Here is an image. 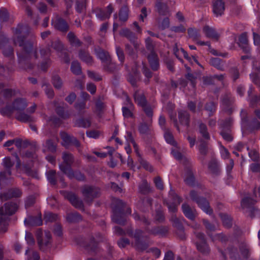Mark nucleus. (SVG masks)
Listing matches in <instances>:
<instances>
[{"label":"nucleus","mask_w":260,"mask_h":260,"mask_svg":"<svg viewBox=\"0 0 260 260\" xmlns=\"http://www.w3.org/2000/svg\"><path fill=\"white\" fill-rule=\"evenodd\" d=\"M30 31V27L22 23L18 24L13 28L14 44L22 48L21 52L17 53V56L19 66L23 69L31 68L29 62L30 58L37 59L38 57L37 50L34 48L33 43L30 41L26 40Z\"/></svg>","instance_id":"1"},{"label":"nucleus","mask_w":260,"mask_h":260,"mask_svg":"<svg viewBox=\"0 0 260 260\" xmlns=\"http://www.w3.org/2000/svg\"><path fill=\"white\" fill-rule=\"evenodd\" d=\"M198 132L201 136V138H198V141L200 143L198 145V150L201 155L199 158L203 160L208 153V143L211 137L207 126L202 122L198 123Z\"/></svg>","instance_id":"2"},{"label":"nucleus","mask_w":260,"mask_h":260,"mask_svg":"<svg viewBox=\"0 0 260 260\" xmlns=\"http://www.w3.org/2000/svg\"><path fill=\"white\" fill-rule=\"evenodd\" d=\"M133 97L138 106L142 108L148 118L151 119L153 116V108L151 105L148 102L143 91L137 89L134 93Z\"/></svg>","instance_id":"3"},{"label":"nucleus","mask_w":260,"mask_h":260,"mask_svg":"<svg viewBox=\"0 0 260 260\" xmlns=\"http://www.w3.org/2000/svg\"><path fill=\"white\" fill-rule=\"evenodd\" d=\"M127 235L135 239V247L139 251H144L149 246V243L146 240L143 241V239H148L147 236H144V231L137 229L135 232L132 228H127L126 230Z\"/></svg>","instance_id":"4"},{"label":"nucleus","mask_w":260,"mask_h":260,"mask_svg":"<svg viewBox=\"0 0 260 260\" xmlns=\"http://www.w3.org/2000/svg\"><path fill=\"white\" fill-rule=\"evenodd\" d=\"M95 53L97 57L103 63L104 70L108 72L114 73L117 68L116 63L113 61L109 53L101 48H95Z\"/></svg>","instance_id":"5"},{"label":"nucleus","mask_w":260,"mask_h":260,"mask_svg":"<svg viewBox=\"0 0 260 260\" xmlns=\"http://www.w3.org/2000/svg\"><path fill=\"white\" fill-rule=\"evenodd\" d=\"M112 220L116 223L124 225L126 219L124 216V208L126 203L121 200L116 199L113 202Z\"/></svg>","instance_id":"6"},{"label":"nucleus","mask_w":260,"mask_h":260,"mask_svg":"<svg viewBox=\"0 0 260 260\" xmlns=\"http://www.w3.org/2000/svg\"><path fill=\"white\" fill-rule=\"evenodd\" d=\"M233 122V118L231 116L219 121V134L228 142H231L233 140L232 135V127Z\"/></svg>","instance_id":"7"},{"label":"nucleus","mask_w":260,"mask_h":260,"mask_svg":"<svg viewBox=\"0 0 260 260\" xmlns=\"http://www.w3.org/2000/svg\"><path fill=\"white\" fill-rule=\"evenodd\" d=\"M182 201V199L175 191L171 188L168 199H164V204L166 205L171 213H176L178 210L177 207Z\"/></svg>","instance_id":"8"},{"label":"nucleus","mask_w":260,"mask_h":260,"mask_svg":"<svg viewBox=\"0 0 260 260\" xmlns=\"http://www.w3.org/2000/svg\"><path fill=\"white\" fill-rule=\"evenodd\" d=\"M62 159L63 162L59 165V169L63 173L71 177L74 175L72 166L75 161L74 156L70 152H63L62 154Z\"/></svg>","instance_id":"9"},{"label":"nucleus","mask_w":260,"mask_h":260,"mask_svg":"<svg viewBox=\"0 0 260 260\" xmlns=\"http://www.w3.org/2000/svg\"><path fill=\"white\" fill-rule=\"evenodd\" d=\"M37 239L39 248L42 251H45L51 246L52 236L50 232L45 231L44 236L42 231L39 229L36 234Z\"/></svg>","instance_id":"10"},{"label":"nucleus","mask_w":260,"mask_h":260,"mask_svg":"<svg viewBox=\"0 0 260 260\" xmlns=\"http://www.w3.org/2000/svg\"><path fill=\"white\" fill-rule=\"evenodd\" d=\"M81 192L86 202L91 203L95 198H99L101 194V189L92 185H84L81 188Z\"/></svg>","instance_id":"11"},{"label":"nucleus","mask_w":260,"mask_h":260,"mask_svg":"<svg viewBox=\"0 0 260 260\" xmlns=\"http://www.w3.org/2000/svg\"><path fill=\"white\" fill-rule=\"evenodd\" d=\"M113 11L114 7L112 4H109L105 9L96 8L93 10L96 18L101 21L109 19Z\"/></svg>","instance_id":"12"},{"label":"nucleus","mask_w":260,"mask_h":260,"mask_svg":"<svg viewBox=\"0 0 260 260\" xmlns=\"http://www.w3.org/2000/svg\"><path fill=\"white\" fill-rule=\"evenodd\" d=\"M60 136L62 140V145L65 148L73 146L77 148L80 146L79 140L74 136H71L66 132H61Z\"/></svg>","instance_id":"13"},{"label":"nucleus","mask_w":260,"mask_h":260,"mask_svg":"<svg viewBox=\"0 0 260 260\" xmlns=\"http://www.w3.org/2000/svg\"><path fill=\"white\" fill-rule=\"evenodd\" d=\"M51 53V52L49 47L43 48L40 49V54L42 60L40 64V68L43 71H47L51 64V61L50 58Z\"/></svg>","instance_id":"14"},{"label":"nucleus","mask_w":260,"mask_h":260,"mask_svg":"<svg viewBox=\"0 0 260 260\" xmlns=\"http://www.w3.org/2000/svg\"><path fill=\"white\" fill-rule=\"evenodd\" d=\"M234 98L229 94H225L221 98V105L223 110L230 115L234 111Z\"/></svg>","instance_id":"15"},{"label":"nucleus","mask_w":260,"mask_h":260,"mask_svg":"<svg viewBox=\"0 0 260 260\" xmlns=\"http://www.w3.org/2000/svg\"><path fill=\"white\" fill-rule=\"evenodd\" d=\"M18 205L13 202L5 203L3 206L0 208V216L9 217V216L14 214L18 210Z\"/></svg>","instance_id":"16"},{"label":"nucleus","mask_w":260,"mask_h":260,"mask_svg":"<svg viewBox=\"0 0 260 260\" xmlns=\"http://www.w3.org/2000/svg\"><path fill=\"white\" fill-rule=\"evenodd\" d=\"M22 194V192L19 188H11L6 191L0 193V200L2 202L6 201L12 198H20Z\"/></svg>","instance_id":"17"},{"label":"nucleus","mask_w":260,"mask_h":260,"mask_svg":"<svg viewBox=\"0 0 260 260\" xmlns=\"http://www.w3.org/2000/svg\"><path fill=\"white\" fill-rule=\"evenodd\" d=\"M257 202V201L254 200L248 196L245 197L241 201V205L242 208L248 209L247 211L249 213L250 217L252 218L254 215V212L257 211L258 209L254 208L253 206Z\"/></svg>","instance_id":"18"},{"label":"nucleus","mask_w":260,"mask_h":260,"mask_svg":"<svg viewBox=\"0 0 260 260\" xmlns=\"http://www.w3.org/2000/svg\"><path fill=\"white\" fill-rule=\"evenodd\" d=\"M4 170L0 172V179H9L8 177L11 175L12 168L14 165L10 157H5L3 159Z\"/></svg>","instance_id":"19"},{"label":"nucleus","mask_w":260,"mask_h":260,"mask_svg":"<svg viewBox=\"0 0 260 260\" xmlns=\"http://www.w3.org/2000/svg\"><path fill=\"white\" fill-rule=\"evenodd\" d=\"M51 24L56 30L63 33L67 32L69 29V25L67 22L60 17H56L52 19Z\"/></svg>","instance_id":"20"},{"label":"nucleus","mask_w":260,"mask_h":260,"mask_svg":"<svg viewBox=\"0 0 260 260\" xmlns=\"http://www.w3.org/2000/svg\"><path fill=\"white\" fill-rule=\"evenodd\" d=\"M64 198L70 201L72 205L75 208L84 210V205L82 200L72 192H66L64 193Z\"/></svg>","instance_id":"21"},{"label":"nucleus","mask_w":260,"mask_h":260,"mask_svg":"<svg viewBox=\"0 0 260 260\" xmlns=\"http://www.w3.org/2000/svg\"><path fill=\"white\" fill-rule=\"evenodd\" d=\"M147 58L151 69L157 71L160 68L159 59L155 51H151L147 56Z\"/></svg>","instance_id":"22"},{"label":"nucleus","mask_w":260,"mask_h":260,"mask_svg":"<svg viewBox=\"0 0 260 260\" xmlns=\"http://www.w3.org/2000/svg\"><path fill=\"white\" fill-rule=\"evenodd\" d=\"M147 230L149 235L165 237L167 236L169 233V228L166 225L155 226L152 228L150 230L148 229Z\"/></svg>","instance_id":"23"},{"label":"nucleus","mask_w":260,"mask_h":260,"mask_svg":"<svg viewBox=\"0 0 260 260\" xmlns=\"http://www.w3.org/2000/svg\"><path fill=\"white\" fill-rule=\"evenodd\" d=\"M133 216L136 221H140L142 225L144 226V231L146 233L148 234V232L147 230L148 229L150 230L151 228H150V225L151 224V220L148 217L144 215L139 214L137 212H134L133 214Z\"/></svg>","instance_id":"24"},{"label":"nucleus","mask_w":260,"mask_h":260,"mask_svg":"<svg viewBox=\"0 0 260 260\" xmlns=\"http://www.w3.org/2000/svg\"><path fill=\"white\" fill-rule=\"evenodd\" d=\"M124 105L125 106H122L121 109L122 115L124 118H133L134 114L132 111V110L133 109L134 106L128 97L126 98Z\"/></svg>","instance_id":"25"},{"label":"nucleus","mask_w":260,"mask_h":260,"mask_svg":"<svg viewBox=\"0 0 260 260\" xmlns=\"http://www.w3.org/2000/svg\"><path fill=\"white\" fill-rule=\"evenodd\" d=\"M15 158L16 160V168L17 170H20L25 173L28 176H32L33 172L31 169V166L29 164H21V161L19 158L18 155L16 154Z\"/></svg>","instance_id":"26"},{"label":"nucleus","mask_w":260,"mask_h":260,"mask_svg":"<svg viewBox=\"0 0 260 260\" xmlns=\"http://www.w3.org/2000/svg\"><path fill=\"white\" fill-rule=\"evenodd\" d=\"M208 168L211 173L218 176L221 173V165L220 162L216 158H212L208 162Z\"/></svg>","instance_id":"27"},{"label":"nucleus","mask_w":260,"mask_h":260,"mask_svg":"<svg viewBox=\"0 0 260 260\" xmlns=\"http://www.w3.org/2000/svg\"><path fill=\"white\" fill-rule=\"evenodd\" d=\"M225 10L223 0H215L213 4V12L216 17L221 16Z\"/></svg>","instance_id":"28"},{"label":"nucleus","mask_w":260,"mask_h":260,"mask_svg":"<svg viewBox=\"0 0 260 260\" xmlns=\"http://www.w3.org/2000/svg\"><path fill=\"white\" fill-rule=\"evenodd\" d=\"M181 209L184 215L190 220L194 219L197 211L195 209L191 208V207L187 203H184L181 206Z\"/></svg>","instance_id":"29"},{"label":"nucleus","mask_w":260,"mask_h":260,"mask_svg":"<svg viewBox=\"0 0 260 260\" xmlns=\"http://www.w3.org/2000/svg\"><path fill=\"white\" fill-rule=\"evenodd\" d=\"M15 111H23L27 106V102L25 98H18L12 102Z\"/></svg>","instance_id":"30"},{"label":"nucleus","mask_w":260,"mask_h":260,"mask_svg":"<svg viewBox=\"0 0 260 260\" xmlns=\"http://www.w3.org/2000/svg\"><path fill=\"white\" fill-rule=\"evenodd\" d=\"M155 8L158 13L161 16L169 15L170 10L168 5L162 2L160 0H157L155 3Z\"/></svg>","instance_id":"31"},{"label":"nucleus","mask_w":260,"mask_h":260,"mask_svg":"<svg viewBox=\"0 0 260 260\" xmlns=\"http://www.w3.org/2000/svg\"><path fill=\"white\" fill-rule=\"evenodd\" d=\"M25 224L30 226H40L42 224V219L41 214L40 213L38 216H29L24 220Z\"/></svg>","instance_id":"32"},{"label":"nucleus","mask_w":260,"mask_h":260,"mask_svg":"<svg viewBox=\"0 0 260 260\" xmlns=\"http://www.w3.org/2000/svg\"><path fill=\"white\" fill-rule=\"evenodd\" d=\"M120 35L121 36L126 38L132 43L134 44L135 47H137V44H135L136 40L135 34L130 29L127 28H123L120 30Z\"/></svg>","instance_id":"33"},{"label":"nucleus","mask_w":260,"mask_h":260,"mask_svg":"<svg viewBox=\"0 0 260 260\" xmlns=\"http://www.w3.org/2000/svg\"><path fill=\"white\" fill-rule=\"evenodd\" d=\"M203 31L206 36L208 38H211L217 41L219 38V34L216 30L208 25H206L203 28Z\"/></svg>","instance_id":"34"},{"label":"nucleus","mask_w":260,"mask_h":260,"mask_svg":"<svg viewBox=\"0 0 260 260\" xmlns=\"http://www.w3.org/2000/svg\"><path fill=\"white\" fill-rule=\"evenodd\" d=\"M178 118L180 123L186 126L189 125L190 115L185 111H181L178 112Z\"/></svg>","instance_id":"35"},{"label":"nucleus","mask_w":260,"mask_h":260,"mask_svg":"<svg viewBox=\"0 0 260 260\" xmlns=\"http://www.w3.org/2000/svg\"><path fill=\"white\" fill-rule=\"evenodd\" d=\"M79 57L83 62L87 64H91L93 62L92 57L89 53L83 49H80L79 51Z\"/></svg>","instance_id":"36"},{"label":"nucleus","mask_w":260,"mask_h":260,"mask_svg":"<svg viewBox=\"0 0 260 260\" xmlns=\"http://www.w3.org/2000/svg\"><path fill=\"white\" fill-rule=\"evenodd\" d=\"M198 206L207 214L211 215L213 213V210L209 205V203L207 199L204 197L202 198L199 201Z\"/></svg>","instance_id":"37"},{"label":"nucleus","mask_w":260,"mask_h":260,"mask_svg":"<svg viewBox=\"0 0 260 260\" xmlns=\"http://www.w3.org/2000/svg\"><path fill=\"white\" fill-rule=\"evenodd\" d=\"M67 38L70 44L76 47H81L83 44L72 31H70L67 35Z\"/></svg>","instance_id":"38"},{"label":"nucleus","mask_w":260,"mask_h":260,"mask_svg":"<svg viewBox=\"0 0 260 260\" xmlns=\"http://www.w3.org/2000/svg\"><path fill=\"white\" fill-rule=\"evenodd\" d=\"M217 104L214 102L210 101L206 103L204 110L208 112L209 117L212 116L217 110Z\"/></svg>","instance_id":"39"},{"label":"nucleus","mask_w":260,"mask_h":260,"mask_svg":"<svg viewBox=\"0 0 260 260\" xmlns=\"http://www.w3.org/2000/svg\"><path fill=\"white\" fill-rule=\"evenodd\" d=\"M129 9L127 5L123 6L119 10L118 13L119 20L122 22H126L128 18Z\"/></svg>","instance_id":"40"},{"label":"nucleus","mask_w":260,"mask_h":260,"mask_svg":"<svg viewBox=\"0 0 260 260\" xmlns=\"http://www.w3.org/2000/svg\"><path fill=\"white\" fill-rule=\"evenodd\" d=\"M197 250L204 255H208L210 252V247L207 242H196Z\"/></svg>","instance_id":"41"},{"label":"nucleus","mask_w":260,"mask_h":260,"mask_svg":"<svg viewBox=\"0 0 260 260\" xmlns=\"http://www.w3.org/2000/svg\"><path fill=\"white\" fill-rule=\"evenodd\" d=\"M210 63L217 69L220 71L224 70V61L217 57H212L210 60Z\"/></svg>","instance_id":"42"},{"label":"nucleus","mask_w":260,"mask_h":260,"mask_svg":"<svg viewBox=\"0 0 260 260\" xmlns=\"http://www.w3.org/2000/svg\"><path fill=\"white\" fill-rule=\"evenodd\" d=\"M66 219L70 223H76L82 220V216L78 212H74L68 213Z\"/></svg>","instance_id":"43"},{"label":"nucleus","mask_w":260,"mask_h":260,"mask_svg":"<svg viewBox=\"0 0 260 260\" xmlns=\"http://www.w3.org/2000/svg\"><path fill=\"white\" fill-rule=\"evenodd\" d=\"M164 138L166 142L174 147L177 146V142L175 140L174 136L169 129L164 131Z\"/></svg>","instance_id":"44"},{"label":"nucleus","mask_w":260,"mask_h":260,"mask_svg":"<svg viewBox=\"0 0 260 260\" xmlns=\"http://www.w3.org/2000/svg\"><path fill=\"white\" fill-rule=\"evenodd\" d=\"M152 191V188L144 180L139 184V192L143 194H147Z\"/></svg>","instance_id":"45"},{"label":"nucleus","mask_w":260,"mask_h":260,"mask_svg":"<svg viewBox=\"0 0 260 260\" xmlns=\"http://www.w3.org/2000/svg\"><path fill=\"white\" fill-rule=\"evenodd\" d=\"M219 216L223 226L227 229L231 228L233 225L232 218L228 214L222 213H219Z\"/></svg>","instance_id":"46"},{"label":"nucleus","mask_w":260,"mask_h":260,"mask_svg":"<svg viewBox=\"0 0 260 260\" xmlns=\"http://www.w3.org/2000/svg\"><path fill=\"white\" fill-rule=\"evenodd\" d=\"M1 49L2 50L3 54L5 57L9 58L10 59H12V61L14 62V51L11 46L8 45Z\"/></svg>","instance_id":"47"},{"label":"nucleus","mask_w":260,"mask_h":260,"mask_svg":"<svg viewBox=\"0 0 260 260\" xmlns=\"http://www.w3.org/2000/svg\"><path fill=\"white\" fill-rule=\"evenodd\" d=\"M170 221L172 222V225L176 229V230H180L184 228L180 219L176 216L175 213H171Z\"/></svg>","instance_id":"48"},{"label":"nucleus","mask_w":260,"mask_h":260,"mask_svg":"<svg viewBox=\"0 0 260 260\" xmlns=\"http://www.w3.org/2000/svg\"><path fill=\"white\" fill-rule=\"evenodd\" d=\"M125 137L126 142L128 144H132L133 145L137 155H139L140 154L138 151V146L134 140L132 132L128 131L126 132V135H125Z\"/></svg>","instance_id":"49"},{"label":"nucleus","mask_w":260,"mask_h":260,"mask_svg":"<svg viewBox=\"0 0 260 260\" xmlns=\"http://www.w3.org/2000/svg\"><path fill=\"white\" fill-rule=\"evenodd\" d=\"M75 124L77 127L83 128H87L91 125L90 121L87 118L83 117L77 119L76 120Z\"/></svg>","instance_id":"50"},{"label":"nucleus","mask_w":260,"mask_h":260,"mask_svg":"<svg viewBox=\"0 0 260 260\" xmlns=\"http://www.w3.org/2000/svg\"><path fill=\"white\" fill-rule=\"evenodd\" d=\"M86 0H77L75 4L76 11L78 13H82L86 11Z\"/></svg>","instance_id":"51"},{"label":"nucleus","mask_w":260,"mask_h":260,"mask_svg":"<svg viewBox=\"0 0 260 260\" xmlns=\"http://www.w3.org/2000/svg\"><path fill=\"white\" fill-rule=\"evenodd\" d=\"M71 71L75 75H80L82 74L81 67L78 61L74 60L72 61L71 66Z\"/></svg>","instance_id":"52"},{"label":"nucleus","mask_w":260,"mask_h":260,"mask_svg":"<svg viewBox=\"0 0 260 260\" xmlns=\"http://www.w3.org/2000/svg\"><path fill=\"white\" fill-rule=\"evenodd\" d=\"M25 254L27 255L26 260H40V259L39 252L36 250L30 251L29 248L25 250Z\"/></svg>","instance_id":"53"},{"label":"nucleus","mask_w":260,"mask_h":260,"mask_svg":"<svg viewBox=\"0 0 260 260\" xmlns=\"http://www.w3.org/2000/svg\"><path fill=\"white\" fill-rule=\"evenodd\" d=\"M95 113L99 116L101 117L104 112L105 105L100 100H98L95 103Z\"/></svg>","instance_id":"54"},{"label":"nucleus","mask_w":260,"mask_h":260,"mask_svg":"<svg viewBox=\"0 0 260 260\" xmlns=\"http://www.w3.org/2000/svg\"><path fill=\"white\" fill-rule=\"evenodd\" d=\"M257 72H253L250 74V78L255 84L260 87V66L256 68Z\"/></svg>","instance_id":"55"},{"label":"nucleus","mask_w":260,"mask_h":260,"mask_svg":"<svg viewBox=\"0 0 260 260\" xmlns=\"http://www.w3.org/2000/svg\"><path fill=\"white\" fill-rule=\"evenodd\" d=\"M16 118L22 122H29L32 121V117L23 111H20L16 115Z\"/></svg>","instance_id":"56"},{"label":"nucleus","mask_w":260,"mask_h":260,"mask_svg":"<svg viewBox=\"0 0 260 260\" xmlns=\"http://www.w3.org/2000/svg\"><path fill=\"white\" fill-rule=\"evenodd\" d=\"M48 47H49L50 50L51 48H53L56 51L60 53L61 51H62L63 46L60 41L57 40L55 41H51L50 42V44H48V45L46 48Z\"/></svg>","instance_id":"57"},{"label":"nucleus","mask_w":260,"mask_h":260,"mask_svg":"<svg viewBox=\"0 0 260 260\" xmlns=\"http://www.w3.org/2000/svg\"><path fill=\"white\" fill-rule=\"evenodd\" d=\"M187 33L189 38L194 41H198L201 37L199 30L194 28H189Z\"/></svg>","instance_id":"58"},{"label":"nucleus","mask_w":260,"mask_h":260,"mask_svg":"<svg viewBox=\"0 0 260 260\" xmlns=\"http://www.w3.org/2000/svg\"><path fill=\"white\" fill-rule=\"evenodd\" d=\"M14 111L12 104L6 105L0 109V113L3 116H10Z\"/></svg>","instance_id":"59"},{"label":"nucleus","mask_w":260,"mask_h":260,"mask_svg":"<svg viewBox=\"0 0 260 260\" xmlns=\"http://www.w3.org/2000/svg\"><path fill=\"white\" fill-rule=\"evenodd\" d=\"M10 218L0 216V233H5L7 231Z\"/></svg>","instance_id":"60"},{"label":"nucleus","mask_w":260,"mask_h":260,"mask_svg":"<svg viewBox=\"0 0 260 260\" xmlns=\"http://www.w3.org/2000/svg\"><path fill=\"white\" fill-rule=\"evenodd\" d=\"M203 223L207 230L206 232L207 235L213 240L212 232L215 231V225L205 219L203 220Z\"/></svg>","instance_id":"61"},{"label":"nucleus","mask_w":260,"mask_h":260,"mask_svg":"<svg viewBox=\"0 0 260 260\" xmlns=\"http://www.w3.org/2000/svg\"><path fill=\"white\" fill-rule=\"evenodd\" d=\"M15 90L11 88H6L0 91V94L7 100L11 98L15 94Z\"/></svg>","instance_id":"62"},{"label":"nucleus","mask_w":260,"mask_h":260,"mask_svg":"<svg viewBox=\"0 0 260 260\" xmlns=\"http://www.w3.org/2000/svg\"><path fill=\"white\" fill-rule=\"evenodd\" d=\"M55 112L60 118L66 119L70 117V114L68 111H65L64 108L59 106L56 107Z\"/></svg>","instance_id":"63"},{"label":"nucleus","mask_w":260,"mask_h":260,"mask_svg":"<svg viewBox=\"0 0 260 260\" xmlns=\"http://www.w3.org/2000/svg\"><path fill=\"white\" fill-rule=\"evenodd\" d=\"M248 101L249 102L250 106L253 108L260 106V94L254 95Z\"/></svg>","instance_id":"64"}]
</instances>
